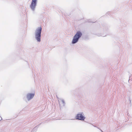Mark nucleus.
Returning a JSON list of instances; mask_svg holds the SVG:
<instances>
[{"label":"nucleus","instance_id":"1a4fd4ad","mask_svg":"<svg viewBox=\"0 0 132 132\" xmlns=\"http://www.w3.org/2000/svg\"><path fill=\"white\" fill-rule=\"evenodd\" d=\"M94 126V127H96V126Z\"/></svg>","mask_w":132,"mask_h":132},{"label":"nucleus","instance_id":"0eeeda50","mask_svg":"<svg viewBox=\"0 0 132 132\" xmlns=\"http://www.w3.org/2000/svg\"><path fill=\"white\" fill-rule=\"evenodd\" d=\"M98 128V129H99L102 132V131H103L102 130H101V129H99V128Z\"/></svg>","mask_w":132,"mask_h":132},{"label":"nucleus","instance_id":"9d476101","mask_svg":"<svg viewBox=\"0 0 132 132\" xmlns=\"http://www.w3.org/2000/svg\"><path fill=\"white\" fill-rule=\"evenodd\" d=\"M102 132H103V131H102Z\"/></svg>","mask_w":132,"mask_h":132},{"label":"nucleus","instance_id":"20e7f679","mask_svg":"<svg viewBox=\"0 0 132 132\" xmlns=\"http://www.w3.org/2000/svg\"><path fill=\"white\" fill-rule=\"evenodd\" d=\"M37 0H32L30 7L32 10L34 11L37 5Z\"/></svg>","mask_w":132,"mask_h":132},{"label":"nucleus","instance_id":"f257e3e1","mask_svg":"<svg viewBox=\"0 0 132 132\" xmlns=\"http://www.w3.org/2000/svg\"><path fill=\"white\" fill-rule=\"evenodd\" d=\"M42 31V28L41 26L37 28L35 31V38L37 41L38 42H40L41 41Z\"/></svg>","mask_w":132,"mask_h":132},{"label":"nucleus","instance_id":"f03ea898","mask_svg":"<svg viewBox=\"0 0 132 132\" xmlns=\"http://www.w3.org/2000/svg\"><path fill=\"white\" fill-rule=\"evenodd\" d=\"M82 35L81 32L80 31H78L76 34L73 37L72 43L75 44L77 43L78 41L79 38Z\"/></svg>","mask_w":132,"mask_h":132},{"label":"nucleus","instance_id":"7ed1b4c3","mask_svg":"<svg viewBox=\"0 0 132 132\" xmlns=\"http://www.w3.org/2000/svg\"><path fill=\"white\" fill-rule=\"evenodd\" d=\"M76 119L79 120L84 121L85 118L83 112H80L77 114L76 116Z\"/></svg>","mask_w":132,"mask_h":132},{"label":"nucleus","instance_id":"6e6552de","mask_svg":"<svg viewBox=\"0 0 132 132\" xmlns=\"http://www.w3.org/2000/svg\"><path fill=\"white\" fill-rule=\"evenodd\" d=\"M98 128V129H99L102 132V131H103L102 130H101V129H99V128Z\"/></svg>","mask_w":132,"mask_h":132},{"label":"nucleus","instance_id":"423d86ee","mask_svg":"<svg viewBox=\"0 0 132 132\" xmlns=\"http://www.w3.org/2000/svg\"><path fill=\"white\" fill-rule=\"evenodd\" d=\"M58 101L59 103H60L62 102L63 104V106H64L65 103L64 101L62 99H58Z\"/></svg>","mask_w":132,"mask_h":132},{"label":"nucleus","instance_id":"39448f33","mask_svg":"<svg viewBox=\"0 0 132 132\" xmlns=\"http://www.w3.org/2000/svg\"><path fill=\"white\" fill-rule=\"evenodd\" d=\"M34 94L29 93L27 95V98L28 100L29 101L32 99L34 96Z\"/></svg>","mask_w":132,"mask_h":132}]
</instances>
